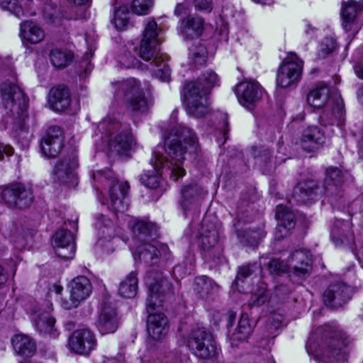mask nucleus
<instances>
[{"instance_id":"nucleus-46","label":"nucleus","mask_w":363,"mask_h":363,"mask_svg":"<svg viewBox=\"0 0 363 363\" xmlns=\"http://www.w3.org/2000/svg\"><path fill=\"white\" fill-rule=\"evenodd\" d=\"M189 59L198 65H205L207 60V50L204 45L198 43L189 48Z\"/></svg>"},{"instance_id":"nucleus-2","label":"nucleus","mask_w":363,"mask_h":363,"mask_svg":"<svg viewBox=\"0 0 363 363\" xmlns=\"http://www.w3.org/2000/svg\"><path fill=\"white\" fill-rule=\"evenodd\" d=\"M348 337L335 326L324 325L311 333L306 345L307 352L323 359L345 361L348 354Z\"/></svg>"},{"instance_id":"nucleus-15","label":"nucleus","mask_w":363,"mask_h":363,"mask_svg":"<svg viewBox=\"0 0 363 363\" xmlns=\"http://www.w3.org/2000/svg\"><path fill=\"white\" fill-rule=\"evenodd\" d=\"M97 345L94 333L88 328L74 330L69 338L70 350L79 354L88 355Z\"/></svg>"},{"instance_id":"nucleus-6","label":"nucleus","mask_w":363,"mask_h":363,"mask_svg":"<svg viewBox=\"0 0 363 363\" xmlns=\"http://www.w3.org/2000/svg\"><path fill=\"white\" fill-rule=\"evenodd\" d=\"M97 130L106 143V150L110 156L124 155L135 145L130 124L121 123L115 116L104 118L99 123Z\"/></svg>"},{"instance_id":"nucleus-54","label":"nucleus","mask_w":363,"mask_h":363,"mask_svg":"<svg viewBox=\"0 0 363 363\" xmlns=\"http://www.w3.org/2000/svg\"><path fill=\"white\" fill-rule=\"evenodd\" d=\"M259 269L256 263L240 267L237 273V279L242 280L250 277L255 270Z\"/></svg>"},{"instance_id":"nucleus-51","label":"nucleus","mask_w":363,"mask_h":363,"mask_svg":"<svg viewBox=\"0 0 363 363\" xmlns=\"http://www.w3.org/2000/svg\"><path fill=\"white\" fill-rule=\"evenodd\" d=\"M0 8L10 11L18 18L25 16L24 11L17 0H0Z\"/></svg>"},{"instance_id":"nucleus-9","label":"nucleus","mask_w":363,"mask_h":363,"mask_svg":"<svg viewBox=\"0 0 363 363\" xmlns=\"http://www.w3.org/2000/svg\"><path fill=\"white\" fill-rule=\"evenodd\" d=\"M113 85L117 86L118 90L123 93L124 101L132 111L143 113L148 111L151 104L145 97L138 80L135 78H129L122 82H116Z\"/></svg>"},{"instance_id":"nucleus-61","label":"nucleus","mask_w":363,"mask_h":363,"mask_svg":"<svg viewBox=\"0 0 363 363\" xmlns=\"http://www.w3.org/2000/svg\"><path fill=\"white\" fill-rule=\"evenodd\" d=\"M275 291L277 295L288 294L291 293V290L284 284H279L275 286Z\"/></svg>"},{"instance_id":"nucleus-3","label":"nucleus","mask_w":363,"mask_h":363,"mask_svg":"<svg viewBox=\"0 0 363 363\" xmlns=\"http://www.w3.org/2000/svg\"><path fill=\"white\" fill-rule=\"evenodd\" d=\"M145 281L149 288L146 300V309L149 313L147 320V333L153 340H162L169 332V320L164 313L152 312L157 307L162 306V296L172 292V285L162 276L155 277L152 272L147 273Z\"/></svg>"},{"instance_id":"nucleus-37","label":"nucleus","mask_w":363,"mask_h":363,"mask_svg":"<svg viewBox=\"0 0 363 363\" xmlns=\"http://www.w3.org/2000/svg\"><path fill=\"white\" fill-rule=\"evenodd\" d=\"M218 241V234L216 229L213 227H208L203 225L201 232L198 238L199 247L204 252L210 253L217 245Z\"/></svg>"},{"instance_id":"nucleus-11","label":"nucleus","mask_w":363,"mask_h":363,"mask_svg":"<svg viewBox=\"0 0 363 363\" xmlns=\"http://www.w3.org/2000/svg\"><path fill=\"white\" fill-rule=\"evenodd\" d=\"M303 66V60L296 53H289L277 71V85L282 88H286L298 83L301 77Z\"/></svg>"},{"instance_id":"nucleus-23","label":"nucleus","mask_w":363,"mask_h":363,"mask_svg":"<svg viewBox=\"0 0 363 363\" xmlns=\"http://www.w3.org/2000/svg\"><path fill=\"white\" fill-rule=\"evenodd\" d=\"M52 245L57 257L63 259L73 257L75 245L73 235L69 230H57L52 236Z\"/></svg>"},{"instance_id":"nucleus-28","label":"nucleus","mask_w":363,"mask_h":363,"mask_svg":"<svg viewBox=\"0 0 363 363\" xmlns=\"http://www.w3.org/2000/svg\"><path fill=\"white\" fill-rule=\"evenodd\" d=\"M19 36L23 44H38L44 40L45 33L37 23L24 21L20 24Z\"/></svg>"},{"instance_id":"nucleus-39","label":"nucleus","mask_w":363,"mask_h":363,"mask_svg":"<svg viewBox=\"0 0 363 363\" xmlns=\"http://www.w3.org/2000/svg\"><path fill=\"white\" fill-rule=\"evenodd\" d=\"M36 329L40 333L49 334L55 336V318L48 312L36 314L33 318Z\"/></svg>"},{"instance_id":"nucleus-47","label":"nucleus","mask_w":363,"mask_h":363,"mask_svg":"<svg viewBox=\"0 0 363 363\" xmlns=\"http://www.w3.org/2000/svg\"><path fill=\"white\" fill-rule=\"evenodd\" d=\"M252 155L256 160V164L268 168L272 160V151L264 147H254L252 149Z\"/></svg>"},{"instance_id":"nucleus-45","label":"nucleus","mask_w":363,"mask_h":363,"mask_svg":"<svg viewBox=\"0 0 363 363\" xmlns=\"http://www.w3.org/2000/svg\"><path fill=\"white\" fill-rule=\"evenodd\" d=\"M96 226L101 238L109 240L111 238H113L115 235L114 225L112 221L105 216L101 215L98 218Z\"/></svg>"},{"instance_id":"nucleus-62","label":"nucleus","mask_w":363,"mask_h":363,"mask_svg":"<svg viewBox=\"0 0 363 363\" xmlns=\"http://www.w3.org/2000/svg\"><path fill=\"white\" fill-rule=\"evenodd\" d=\"M354 69L357 76L363 79V60L357 62L354 67Z\"/></svg>"},{"instance_id":"nucleus-27","label":"nucleus","mask_w":363,"mask_h":363,"mask_svg":"<svg viewBox=\"0 0 363 363\" xmlns=\"http://www.w3.org/2000/svg\"><path fill=\"white\" fill-rule=\"evenodd\" d=\"M150 162L155 169V172L145 173L140 177V182L147 188L156 189L159 186L161 182L160 171L165 167L164 156L159 150L153 152L152 158Z\"/></svg>"},{"instance_id":"nucleus-53","label":"nucleus","mask_w":363,"mask_h":363,"mask_svg":"<svg viewBox=\"0 0 363 363\" xmlns=\"http://www.w3.org/2000/svg\"><path fill=\"white\" fill-rule=\"evenodd\" d=\"M267 266L270 273L272 274H278L286 272H289V259L286 262L279 259H272L268 262Z\"/></svg>"},{"instance_id":"nucleus-22","label":"nucleus","mask_w":363,"mask_h":363,"mask_svg":"<svg viewBox=\"0 0 363 363\" xmlns=\"http://www.w3.org/2000/svg\"><path fill=\"white\" fill-rule=\"evenodd\" d=\"M130 189L127 182H119L113 180L109 191L110 205L108 208L115 213H123L128 210L129 203L126 199V194Z\"/></svg>"},{"instance_id":"nucleus-8","label":"nucleus","mask_w":363,"mask_h":363,"mask_svg":"<svg viewBox=\"0 0 363 363\" xmlns=\"http://www.w3.org/2000/svg\"><path fill=\"white\" fill-rule=\"evenodd\" d=\"M157 24L154 20L149 21L144 29L139 50L130 45L125 47L118 56V64L122 69L140 67V63L135 57V53L145 61L152 60L157 53L159 45Z\"/></svg>"},{"instance_id":"nucleus-30","label":"nucleus","mask_w":363,"mask_h":363,"mask_svg":"<svg viewBox=\"0 0 363 363\" xmlns=\"http://www.w3.org/2000/svg\"><path fill=\"white\" fill-rule=\"evenodd\" d=\"M320 189L318 183L314 180H308L299 182L293 190V198L298 203H306L314 200Z\"/></svg>"},{"instance_id":"nucleus-33","label":"nucleus","mask_w":363,"mask_h":363,"mask_svg":"<svg viewBox=\"0 0 363 363\" xmlns=\"http://www.w3.org/2000/svg\"><path fill=\"white\" fill-rule=\"evenodd\" d=\"M330 109L325 110L319 117L320 123L322 125H339L342 123L344 115L343 101L337 98L333 101Z\"/></svg>"},{"instance_id":"nucleus-35","label":"nucleus","mask_w":363,"mask_h":363,"mask_svg":"<svg viewBox=\"0 0 363 363\" xmlns=\"http://www.w3.org/2000/svg\"><path fill=\"white\" fill-rule=\"evenodd\" d=\"M331 238L336 246L352 244L354 242V235L350 232V223L338 220L332 229Z\"/></svg>"},{"instance_id":"nucleus-44","label":"nucleus","mask_w":363,"mask_h":363,"mask_svg":"<svg viewBox=\"0 0 363 363\" xmlns=\"http://www.w3.org/2000/svg\"><path fill=\"white\" fill-rule=\"evenodd\" d=\"M153 61L150 63L152 70L155 77L163 82H168L170 79L171 71L169 65L163 61H160L156 56L153 57Z\"/></svg>"},{"instance_id":"nucleus-55","label":"nucleus","mask_w":363,"mask_h":363,"mask_svg":"<svg viewBox=\"0 0 363 363\" xmlns=\"http://www.w3.org/2000/svg\"><path fill=\"white\" fill-rule=\"evenodd\" d=\"M192 2L197 10L206 12L212 11V0H192Z\"/></svg>"},{"instance_id":"nucleus-16","label":"nucleus","mask_w":363,"mask_h":363,"mask_svg":"<svg viewBox=\"0 0 363 363\" xmlns=\"http://www.w3.org/2000/svg\"><path fill=\"white\" fill-rule=\"evenodd\" d=\"M289 274L301 280L309 277L312 269V259L309 251L296 250L289 257Z\"/></svg>"},{"instance_id":"nucleus-31","label":"nucleus","mask_w":363,"mask_h":363,"mask_svg":"<svg viewBox=\"0 0 363 363\" xmlns=\"http://www.w3.org/2000/svg\"><path fill=\"white\" fill-rule=\"evenodd\" d=\"M49 104L55 111H63L67 109L71 104V96L67 87L60 85L50 90L48 96Z\"/></svg>"},{"instance_id":"nucleus-38","label":"nucleus","mask_w":363,"mask_h":363,"mask_svg":"<svg viewBox=\"0 0 363 363\" xmlns=\"http://www.w3.org/2000/svg\"><path fill=\"white\" fill-rule=\"evenodd\" d=\"M328 86L325 83H319L308 94L307 102L311 106L320 108L328 101Z\"/></svg>"},{"instance_id":"nucleus-43","label":"nucleus","mask_w":363,"mask_h":363,"mask_svg":"<svg viewBox=\"0 0 363 363\" xmlns=\"http://www.w3.org/2000/svg\"><path fill=\"white\" fill-rule=\"evenodd\" d=\"M276 218L278 222L284 224L290 230L295 226V216L289 208L282 204H279L276 209Z\"/></svg>"},{"instance_id":"nucleus-57","label":"nucleus","mask_w":363,"mask_h":363,"mask_svg":"<svg viewBox=\"0 0 363 363\" xmlns=\"http://www.w3.org/2000/svg\"><path fill=\"white\" fill-rule=\"evenodd\" d=\"M290 229L286 228L284 224L278 223L275 228L274 237L277 240H281L289 235Z\"/></svg>"},{"instance_id":"nucleus-64","label":"nucleus","mask_w":363,"mask_h":363,"mask_svg":"<svg viewBox=\"0 0 363 363\" xmlns=\"http://www.w3.org/2000/svg\"><path fill=\"white\" fill-rule=\"evenodd\" d=\"M7 280V275L3 267L0 264V286L4 284Z\"/></svg>"},{"instance_id":"nucleus-19","label":"nucleus","mask_w":363,"mask_h":363,"mask_svg":"<svg viewBox=\"0 0 363 363\" xmlns=\"http://www.w3.org/2000/svg\"><path fill=\"white\" fill-rule=\"evenodd\" d=\"M351 296V288L342 281H337L328 286L323 294V300L326 306L337 308L349 301Z\"/></svg>"},{"instance_id":"nucleus-52","label":"nucleus","mask_w":363,"mask_h":363,"mask_svg":"<svg viewBox=\"0 0 363 363\" xmlns=\"http://www.w3.org/2000/svg\"><path fill=\"white\" fill-rule=\"evenodd\" d=\"M152 5V0H133L131 4V9L135 14L146 15Z\"/></svg>"},{"instance_id":"nucleus-42","label":"nucleus","mask_w":363,"mask_h":363,"mask_svg":"<svg viewBox=\"0 0 363 363\" xmlns=\"http://www.w3.org/2000/svg\"><path fill=\"white\" fill-rule=\"evenodd\" d=\"M73 55L71 52L55 48L50 51V60L52 65L58 69L67 66L72 60Z\"/></svg>"},{"instance_id":"nucleus-36","label":"nucleus","mask_w":363,"mask_h":363,"mask_svg":"<svg viewBox=\"0 0 363 363\" xmlns=\"http://www.w3.org/2000/svg\"><path fill=\"white\" fill-rule=\"evenodd\" d=\"M218 285L206 276L198 277L194 282V291L197 297L207 299L218 290Z\"/></svg>"},{"instance_id":"nucleus-41","label":"nucleus","mask_w":363,"mask_h":363,"mask_svg":"<svg viewBox=\"0 0 363 363\" xmlns=\"http://www.w3.org/2000/svg\"><path fill=\"white\" fill-rule=\"evenodd\" d=\"M251 333L252 327L247 317L242 315L235 332L231 335L232 344L246 341Z\"/></svg>"},{"instance_id":"nucleus-56","label":"nucleus","mask_w":363,"mask_h":363,"mask_svg":"<svg viewBox=\"0 0 363 363\" xmlns=\"http://www.w3.org/2000/svg\"><path fill=\"white\" fill-rule=\"evenodd\" d=\"M192 2V0H185L182 4H178L174 9V14L177 16L187 14L189 12V4Z\"/></svg>"},{"instance_id":"nucleus-24","label":"nucleus","mask_w":363,"mask_h":363,"mask_svg":"<svg viewBox=\"0 0 363 363\" xmlns=\"http://www.w3.org/2000/svg\"><path fill=\"white\" fill-rule=\"evenodd\" d=\"M301 146L306 152H315L325 143V135L318 126H308L302 133Z\"/></svg>"},{"instance_id":"nucleus-58","label":"nucleus","mask_w":363,"mask_h":363,"mask_svg":"<svg viewBox=\"0 0 363 363\" xmlns=\"http://www.w3.org/2000/svg\"><path fill=\"white\" fill-rule=\"evenodd\" d=\"M336 48V43L331 38H325L322 43V50L326 53L332 52Z\"/></svg>"},{"instance_id":"nucleus-20","label":"nucleus","mask_w":363,"mask_h":363,"mask_svg":"<svg viewBox=\"0 0 363 363\" xmlns=\"http://www.w3.org/2000/svg\"><path fill=\"white\" fill-rule=\"evenodd\" d=\"M63 147L62 130L58 126L48 128L41 139L40 147L43 154L48 158H54L58 155Z\"/></svg>"},{"instance_id":"nucleus-48","label":"nucleus","mask_w":363,"mask_h":363,"mask_svg":"<svg viewBox=\"0 0 363 363\" xmlns=\"http://www.w3.org/2000/svg\"><path fill=\"white\" fill-rule=\"evenodd\" d=\"M239 237H242L250 245H257L259 242L265 236V232L262 228L245 229L243 233L238 232Z\"/></svg>"},{"instance_id":"nucleus-14","label":"nucleus","mask_w":363,"mask_h":363,"mask_svg":"<svg viewBox=\"0 0 363 363\" xmlns=\"http://www.w3.org/2000/svg\"><path fill=\"white\" fill-rule=\"evenodd\" d=\"M78 167V159L74 152L64 156L55 165L53 179L55 182L66 184L69 186L77 184L75 169Z\"/></svg>"},{"instance_id":"nucleus-49","label":"nucleus","mask_w":363,"mask_h":363,"mask_svg":"<svg viewBox=\"0 0 363 363\" xmlns=\"http://www.w3.org/2000/svg\"><path fill=\"white\" fill-rule=\"evenodd\" d=\"M269 297L267 294L266 286L264 284H262L257 289L255 292H254L248 301V306L251 307H259L262 306L264 303L268 301Z\"/></svg>"},{"instance_id":"nucleus-18","label":"nucleus","mask_w":363,"mask_h":363,"mask_svg":"<svg viewBox=\"0 0 363 363\" xmlns=\"http://www.w3.org/2000/svg\"><path fill=\"white\" fill-rule=\"evenodd\" d=\"M95 325L101 335L112 334L117 330L119 325V318L116 309L111 303L106 301L103 303Z\"/></svg>"},{"instance_id":"nucleus-13","label":"nucleus","mask_w":363,"mask_h":363,"mask_svg":"<svg viewBox=\"0 0 363 363\" xmlns=\"http://www.w3.org/2000/svg\"><path fill=\"white\" fill-rule=\"evenodd\" d=\"M68 287L69 298L61 300V305L66 310L77 308L82 301L90 296L93 289L90 280L84 276H78L74 278L69 284Z\"/></svg>"},{"instance_id":"nucleus-26","label":"nucleus","mask_w":363,"mask_h":363,"mask_svg":"<svg viewBox=\"0 0 363 363\" xmlns=\"http://www.w3.org/2000/svg\"><path fill=\"white\" fill-rule=\"evenodd\" d=\"M361 11L359 9V4L357 1L350 0L342 3L341 18L342 20V26L346 32H352L356 33L359 29L357 23V12Z\"/></svg>"},{"instance_id":"nucleus-4","label":"nucleus","mask_w":363,"mask_h":363,"mask_svg":"<svg viewBox=\"0 0 363 363\" xmlns=\"http://www.w3.org/2000/svg\"><path fill=\"white\" fill-rule=\"evenodd\" d=\"M218 82L217 74L212 70H207L197 80L186 85L184 101L189 114L196 118H202L209 113L208 95Z\"/></svg>"},{"instance_id":"nucleus-59","label":"nucleus","mask_w":363,"mask_h":363,"mask_svg":"<svg viewBox=\"0 0 363 363\" xmlns=\"http://www.w3.org/2000/svg\"><path fill=\"white\" fill-rule=\"evenodd\" d=\"M11 239L14 247L19 250L24 249L27 245L25 238L21 235H11Z\"/></svg>"},{"instance_id":"nucleus-1","label":"nucleus","mask_w":363,"mask_h":363,"mask_svg":"<svg viewBox=\"0 0 363 363\" xmlns=\"http://www.w3.org/2000/svg\"><path fill=\"white\" fill-rule=\"evenodd\" d=\"M164 149L167 155L174 161L167 162L164 157L166 170L170 179L177 181L185 174V170L181 163L187 155H196L199 150L198 139L191 129L182 125H178L171 129L164 139V147H157L156 150Z\"/></svg>"},{"instance_id":"nucleus-60","label":"nucleus","mask_w":363,"mask_h":363,"mask_svg":"<svg viewBox=\"0 0 363 363\" xmlns=\"http://www.w3.org/2000/svg\"><path fill=\"white\" fill-rule=\"evenodd\" d=\"M101 177L111 179L112 177L111 171L110 169L101 170L93 174V178L95 180H99Z\"/></svg>"},{"instance_id":"nucleus-32","label":"nucleus","mask_w":363,"mask_h":363,"mask_svg":"<svg viewBox=\"0 0 363 363\" xmlns=\"http://www.w3.org/2000/svg\"><path fill=\"white\" fill-rule=\"evenodd\" d=\"M203 30L204 21L201 17L188 16L181 20L180 30L184 38H197L202 35Z\"/></svg>"},{"instance_id":"nucleus-5","label":"nucleus","mask_w":363,"mask_h":363,"mask_svg":"<svg viewBox=\"0 0 363 363\" xmlns=\"http://www.w3.org/2000/svg\"><path fill=\"white\" fill-rule=\"evenodd\" d=\"M0 92L6 123L28 133L26 121L28 118V99L23 90L15 81L7 79L1 84Z\"/></svg>"},{"instance_id":"nucleus-34","label":"nucleus","mask_w":363,"mask_h":363,"mask_svg":"<svg viewBox=\"0 0 363 363\" xmlns=\"http://www.w3.org/2000/svg\"><path fill=\"white\" fill-rule=\"evenodd\" d=\"M11 343L15 353L18 356L30 357L35 353V342L28 335L17 334L12 337Z\"/></svg>"},{"instance_id":"nucleus-40","label":"nucleus","mask_w":363,"mask_h":363,"mask_svg":"<svg viewBox=\"0 0 363 363\" xmlns=\"http://www.w3.org/2000/svg\"><path fill=\"white\" fill-rule=\"evenodd\" d=\"M138 279L135 272H131L123 281L121 282L118 293L126 298H134L138 291Z\"/></svg>"},{"instance_id":"nucleus-7","label":"nucleus","mask_w":363,"mask_h":363,"mask_svg":"<svg viewBox=\"0 0 363 363\" xmlns=\"http://www.w3.org/2000/svg\"><path fill=\"white\" fill-rule=\"evenodd\" d=\"M132 231L138 241L145 242L138 246L133 253L134 259L147 266L155 265L162 255L169 252L166 245L159 244L156 241L148 242L150 239L157 236V230L155 224L145 221H138L132 227Z\"/></svg>"},{"instance_id":"nucleus-17","label":"nucleus","mask_w":363,"mask_h":363,"mask_svg":"<svg viewBox=\"0 0 363 363\" xmlns=\"http://www.w3.org/2000/svg\"><path fill=\"white\" fill-rule=\"evenodd\" d=\"M207 192L196 184L182 187L180 191L179 205L185 216L188 212L197 211Z\"/></svg>"},{"instance_id":"nucleus-10","label":"nucleus","mask_w":363,"mask_h":363,"mask_svg":"<svg viewBox=\"0 0 363 363\" xmlns=\"http://www.w3.org/2000/svg\"><path fill=\"white\" fill-rule=\"evenodd\" d=\"M186 345L194 355L201 359H212L218 354L212 334L203 328L192 330L187 339Z\"/></svg>"},{"instance_id":"nucleus-29","label":"nucleus","mask_w":363,"mask_h":363,"mask_svg":"<svg viewBox=\"0 0 363 363\" xmlns=\"http://www.w3.org/2000/svg\"><path fill=\"white\" fill-rule=\"evenodd\" d=\"M320 189L318 183L314 180H308L299 182L293 190V198L298 203H306L314 200Z\"/></svg>"},{"instance_id":"nucleus-12","label":"nucleus","mask_w":363,"mask_h":363,"mask_svg":"<svg viewBox=\"0 0 363 363\" xmlns=\"http://www.w3.org/2000/svg\"><path fill=\"white\" fill-rule=\"evenodd\" d=\"M1 197L9 207L18 209L28 208L34 199L31 188L22 183H14L5 187Z\"/></svg>"},{"instance_id":"nucleus-21","label":"nucleus","mask_w":363,"mask_h":363,"mask_svg":"<svg viewBox=\"0 0 363 363\" xmlns=\"http://www.w3.org/2000/svg\"><path fill=\"white\" fill-rule=\"evenodd\" d=\"M236 95L240 104L251 109L262 97L259 84L253 81H244L236 86Z\"/></svg>"},{"instance_id":"nucleus-50","label":"nucleus","mask_w":363,"mask_h":363,"mask_svg":"<svg viewBox=\"0 0 363 363\" xmlns=\"http://www.w3.org/2000/svg\"><path fill=\"white\" fill-rule=\"evenodd\" d=\"M128 11L126 6H122L115 10L113 23L118 30H123L128 24Z\"/></svg>"},{"instance_id":"nucleus-63","label":"nucleus","mask_w":363,"mask_h":363,"mask_svg":"<svg viewBox=\"0 0 363 363\" xmlns=\"http://www.w3.org/2000/svg\"><path fill=\"white\" fill-rule=\"evenodd\" d=\"M316 30H317L315 28L313 27L310 24H307L305 30V33L309 38H313L315 35Z\"/></svg>"},{"instance_id":"nucleus-25","label":"nucleus","mask_w":363,"mask_h":363,"mask_svg":"<svg viewBox=\"0 0 363 363\" xmlns=\"http://www.w3.org/2000/svg\"><path fill=\"white\" fill-rule=\"evenodd\" d=\"M343 182V174L337 167L328 168L325 179V194L330 198V202L333 203L337 197L342 196L340 186Z\"/></svg>"}]
</instances>
